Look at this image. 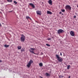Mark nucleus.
I'll return each mask as SVG.
<instances>
[{
	"label": "nucleus",
	"mask_w": 78,
	"mask_h": 78,
	"mask_svg": "<svg viewBox=\"0 0 78 78\" xmlns=\"http://www.w3.org/2000/svg\"><path fill=\"white\" fill-rule=\"evenodd\" d=\"M26 19H31V18H30V17L29 16H26Z\"/></svg>",
	"instance_id": "17"
},
{
	"label": "nucleus",
	"mask_w": 78,
	"mask_h": 78,
	"mask_svg": "<svg viewBox=\"0 0 78 78\" xmlns=\"http://www.w3.org/2000/svg\"><path fill=\"white\" fill-rule=\"evenodd\" d=\"M65 9L68 11H70L72 7L69 5H66V6Z\"/></svg>",
	"instance_id": "2"
},
{
	"label": "nucleus",
	"mask_w": 78,
	"mask_h": 78,
	"mask_svg": "<svg viewBox=\"0 0 78 78\" xmlns=\"http://www.w3.org/2000/svg\"><path fill=\"white\" fill-rule=\"evenodd\" d=\"M67 69H70V65H69L67 66Z\"/></svg>",
	"instance_id": "21"
},
{
	"label": "nucleus",
	"mask_w": 78,
	"mask_h": 78,
	"mask_svg": "<svg viewBox=\"0 0 78 78\" xmlns=\"http://www.w3.org/2000/svg\"><path fill=\"white\" fill-rule=\"evenodd\" d=\"M8 2H12V0H7Z\"/></svg>",
	"instance_id": "18"
},
{
	"label": "nucleus",
	"mask_w": 78,
	"mask_h": 78,
	"mask_svg": "<svg viewBox=\"0 0 78 78\" xmlns=\"http://www.w3.org/2000/svg\"><path fill=\"white\" fill-rule=\"evenodd\" d=\"M29 5L31 6L33 8H35V5H34L33 4L31 3H29Z\"/></svg>",
	"instance_id": "7"
},
{
	"label": "nucleus",
	"mask_w": 78,
	"mask_h": 78,
	"mask_svg": "<svg viewBox=\"0 0 78 78\" xmlns=\"http://www.w3.org/2000/svg\"><path fill=\"white\" fill-rule=\"evenodd\" d=\"M0 26H1V24L0 23Z\"/></svg>",
	"instance_id": "32"
},
{
	"label": "nucleus",
	"mask_w": 78,
	"mask_h": 78,
	"mask_svg": "<svg viewBox=\"0 0 78 78\" xmlns=\"http://www.w3.org/2000/svg\"><path fill=\"white\" fill-rule=\"evenodd\" d=\"M52 2H52V1H51V0H49L48 1V3H49L50 5H52Z\"/></svg>",
	"instance_id": "10"
},
{
	"label": "nucleus",
	"mask_w": 78,
	"mask_h": 78,
	"mask_svg": "<svg viewBox=\"0 0 78 78\" xmlns=\"http://www.w3.org/2000/svg\"><path fill=\"white\" fill-rule=\"evenodd\" d=\"M61 11L62 12H64L65 11V10L64 9H61Z\"/></svg>",
	"instance_id": "20"
},
{
	"label": "nucleus",
	"mask_w": 78,
	"mask_h": 78,
	"mask_svg": "<svg viewBox=\"0 0 78 78\" xmlns=\"http://www.w3.org/2000/svg\"><path fill=\"white\" fill-rule=\"evenodd\" d=\"M63 14L62 13V15Z\"/></svg>",
	"instance_id": "34"
},
{
	"label": "nucleus",
	"mask_w": 78,
	"mask_h": 78,
	"mask_svg": "<svg viewBox=\"0 0 78 78\" xmlns=\"http://www.w3.org/2000/svg\"><path fill=\"white\" fill-rule=\"evenodd\" d=\"M2 62V61L1 60H0V62Z\"/></svg>",
	"instance_id": "27"
},
{
	"label": "nucleus",
	"mask_w": 78,
	"mask_h": 78,
	"mask_svg": "<svg viewBox=\"0 0 78 78\" xmlns=\"http://www.w3.org/2000/svg\"><path fill=\"white\" fill-rule=\"evenodd\" d=\"M77 14V13H75V14Z\"/></svg>",
	"instance_id": "33"
},
{
	"label": "nucleus",
	"mask_w": 78,
	"mask_h": 78,
	"mask_svg": "<svg viewBox=\"0 0 78 78\" xmlns=\"http://www.w3.org/2000/svg\"><path fill=\"white\" fill-rule=\"evenodd\" d=\"M56 56L57 58V60H58L59 62H62V61H63V59H62L61 57H59V55H56Z\"/></svg>",
	"instance_id": "1"
},
{
	"label": "nucleus",
	"mask_w": 78,
	"mask_h": 78,
	"mask_svg": "<svg viewBox=\"0 0 78 78\" xmlns=\"http://www.w3.org/2000/svg\"><path fill=\"white\" fill-rule=\"evenodd\" d=\"M40 66H43V64L42 63H40L39 64Z\"/></svg>",
	"instance_id": "16"
},
{
	"label": "nucleus",
	"mask_w": 78,
	"mask_h": 78,
	"mask_svg": "<svg viewBox=\"0 0 78 78\" xmlns=\"http://www.w3.org/2000/svg\"><path fill=\"white\" fill-rule=\"evenodd\" d=\"M59 14H62V12H60Z\"/></svg>",
	"instance_id": "25"
},
{
	"label": "nucleus",
	"mask_w": 78,
	"mask_h": 78,
	"mask_svg": "<svg viewBox=\"0 0 78 78\" xmlns=\"http://www.w3.org/2000/svg\"><path fill=\"white\" fill-rule=\"evenodd\" d=\"M47 12V14H52V12H51L49 11H48Z\"/></svg>",
	"instance_id": "11"
},
{
	"label": "nucleus",
	"mask_w": 78,
	"mask_h": 78,
	"mask_svg": "<svg viewBox=\"0 0 78 78\" xmlns=\"http://www.w3.org/2000/svg\"><path fill=\"white\" fill-rule=\"evenodd\" d=\"M33 62L32 60H30L28 64L27 65V67H30L31 64V63H33Z\"/></svg>",
	"instance_id": "4"
},
{
	"label": "nucleus",
	"mask_w": 78,
	"mask_h": 78,
	"mask_svg": "<svg viewBox=\"0 0 78 78\" xmlns=\"http://www.w3.org/2000/svg\"><path fill=\"white\" fill-rule=\"evenodd\" d=\"M74 18H76V16H74Z\"/></svg>",
	"instance_id": "26"
},
{
	"label": "nucleus",
	"mask_w": 78,
	"mask_h": 78,
	"mask_svg": "<svg viewBox=\"0 0 78 78\" xmlns=\"http://www.w3.org/2000/svg\"><path fill=\"white\" fill-rule=\"evenodd\" d=\"M40 78H43V77H42L41 76H40Z\"/></svg>",
	"instance_id": "28"
},
{
	"label": "nucleus",
	"mask_w": 78,
	"mask_h": 78,
	"mask_svg": "<svg viewBox=\"0 0 78 78\" xmlns=\"http://www.w3.org/2000/svg\"><path fill=\"white\" fill-rule=\"evenodd\" d=\"M17 48L18 49V50H20V49L22 48V47H21V46H19L17 47Z\"/></svg>",
	"instance_id": "12"
},
{
	"label": "nucleus",
	"mask_w": 78,
	"mask_h": 78,
	"mask_svg": "<svg viewBox=\"0 0 78 78\" xmlns=\"http://www.w3.org/2000/svg\"><path fill=\"white\" fill-rule=\"evenodd\" d=\"M77 8H78V4L77 5Z\"/></svg>",
	"instance_id": "30"
},
{
	"label": "nucleus",
	"mask_w": 78,
	"mask_h": 78,
	"mask_svg": "<svg viewBox=\"0 0 78 78\" xmlns=\"http://www.w3.org/2000/svg\"><path fill=\"white\" fill-rule=\"evenodd\" d=\"M9 45H7L6 44H5L4 45V47H6V48H7V47H9Z\"/></svg>",
	"instance_id": "14"
},
{
	"label": "nucleus",
	"mask_w": 78,
	"mask_h": 78,
	"mask_svg": "<svg viewBox=\"0 0 78 78\" xmlns=\"http://www.w3.org/2000/svg\"><path fill=\"white\" fill-rule=\"evenodd\" d=\"M46 76H50V75L49 74V73H46Z\"/></svg>",
	"instance_id": "13"
},
{
	"label": "nucleus",
	"mask_w": 78,
	"mask_h": 78,
	"mask_svg": "<svg viewBox=\"0 0 78 78\" xmlns=\"http://www.w3.org/2000/svg\"><path fill=\"white\" fill-rule=\"evenodd\" d=\"M21 51H25V50L24 49H21Z\"/></svg>",
	"instance_id": "23"
},
{
	"label": "nucleus",
	"mask_w": 78,
	"mask_h": 78,
	"mask_svg": "<svg viewBox=\"0 0 78 78\" xmlns=\"http://www.w3.org/2000/svg\"><path fill=\"white\" fill-rule=\"evenodd\" d=\"M31 49H30L29 50V51L30 53H33L35 55H36V54L34 52V50H35V48H31Z\"/></svg>",
	"instance_id": "5"
},
{
	"label": "nucleus",
	"mask_w": 78,
	"mask_h": 78,
	"mask_svg": "<svg viewBox=\"0 0 78 78\" xmlns=\"http://www.w3.org/2000/svg\"><path fill=\"white\" fill-rule=\"evenodd\" d=\"M48 41H50V40H51V38H48Z\"/></svg>",
	"instance_id": "24"
},
{
	"label": "nucleus",
	"mask_w": 78,
	"mask_h": 78,
	"mask_svg": "<svg viewBox=\"0 0 78 78\" xmlns=\"http://www.w3.org/2000/svg\"><path fill=\"white\" fill-rule=\"evenodd\" d=\"M52 37V38H53V37Z\"/></svg>",
	"instance_id": "35"
},
{
	"label": "nucleus",
	"mask_w": 78,
	"mask_h": 78,
	"mask_svg": "<svg viewBox=\"0 0 78 78\" xmlns=\"http://www.w3.org/2000/svg\"><path fill=\"white\" fill-rule=\"evenodd\" d=\"M64 31L62 29H59L58 30V33L59 34L62 33H64Z\"/></svg>",
	"instance_id": "6"
},
{
	"label": "nucleus",
	"mask_w": 78,
	"mask_h": 78,
	"mask_svg": "<svg viewBox=\"0 0 78 78\" xmlns=\"http://www.w3.org/2000/svg\"><path fill=\"white\" fill-rule=\"evenodd\" d=\"M22 37L21 38V41L22 42H24L25 40V37L23 34H22L21 35Z\"/></svg>",
	"instance_id": "3"
},
{
	"label": "nucleus",
	"mask_w": 78,
	"mask_h": 78,
	"mask_svg": "<svg viewBox=\"0 0 78 78\" xmlns=\"http://www.w3.org/2000/svg\"><path fill=\"white\" fill-rule=\"evenodd\" d=\"M70 34L72 36H74L75 34H74V32L73 31H71L70 32Z\"/></svg>",
	"instance_id": "9"
},
{
	"label": "nucleus",
	"mask_w": 78,
	"mask_h": 78,
	"mask_svg": "<svg viewBox=\"0 0 78 78\" xmlns=\"http://www.w3.org/2000/svg\"><path fill=\"white\" fill-rule=\"evenodd\" d=\"M60 55H61V56H62V53H60Z\"/></svg>",
	"instance_id": "29"
},
{
	"label": "nucleus",
	"mask_w": 78,
	"mask_h": 78,
	"mask_svg": "<svg viewBox=\"0 0 78 78\" xmlns=\"http://www.w3.org/2000/svg\"><path fill=\"white\" fill-rule=\"evenodd\" d=\"M58 76L59 77V78H63L64 77V76L60 75V76Z\"/></svg>",
	"instance_id": "15"
},
{
	"label": "nucleus",
	"mask_w": 78,
	"mask_h": 78,
	"mask_svg": "<svg viewBox=\"0 0 78 78\" xmlns=\"http://www.w3.org/2000/svg\"><path fill=\"white\" fill-rule=\"evenodd\" d=\"M12 12V11H10L9 12Z\"/></svg>",
	"instance_id": "31"
},
{
	"label": "nucleus",
	"mask_w": 78,
	"mask_h": 78,
	"mask_svg": "<svg viewBox=\"0 0 78 78\" xmlns=\"http://www.w3.org/2000/svg\"><path fill=\"white\" fill-rule=\"evenodd\" d=\"M14 3H15V4L16 5L17 4V2H16V1H14Z\"/></svg>",
	"instance_id": "19"
},
{
	"label": "nucleus",
	"mask_w": 78,
	"mask_h": 78,
	"mask_svg": "<svg viewBox=\"0 0 78 78\" xmlns=\"http://www.w3.org/2000/svg\"><path fill=\"white\" fill-rule=\"evenodd\" d=\"M36 12L37 15H41V14H42V13H41V12L40 11H37Z\"/></svg>",
	"instance_id": "8"
},
{
	"label": "nucleus",
	"mask_w": 78,
	"mask_h": 78,
	"mask_svg": "<svg viewBox=\"0 0 78 78\" xmlns=\"http://www.w3.org/2000/svg\"><path fill=\"white\" fill-rule=\"evenodd\" d=\"M46 45H47V46H48V47L50 46V45H49V44H46Z\"/></svg>",
	"instance_id": "22"
}]
</instances>
